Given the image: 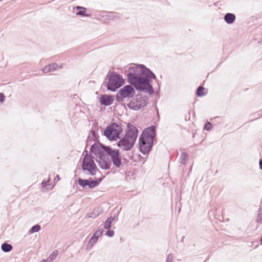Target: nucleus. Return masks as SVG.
Here are the masks:
<instances>
[{
	"instance_id": "nucleus-1",
	"label": "nucleus",
	"mask_w": 262,
	"mask_h": 262,
	"mask_svg": "<svg viewBox=\"0 0 262 262\" xmlns=\"http://www.w3.org/2000/svg\"><path fill=\"white\" fill-rule=\"evenodd\" d=\"M127 81L136 91L148 93L151 95L155 93L151 85L153 79L157 80L158 90H160L161 82L157 80L156 75L151 70L144 64H134L124 70Z\"/></svg>"
},
{
	"instance_id": "nucleus-2",
	"label": "nucleus",
	"mask_w": 262,
	"mask_h": 262,
	"mask_svg": "<svg viewBox=\"0 0 262 262\" xmlns=\"http://www.w3.org/2000/svg\"><path fill=\"white\" fill-rule=\"evenodd\" d=\"M125 132V135L119 140L117 145L123 151H129L136 142L139 131L135 126L129 122L127 124Z\"/></svg>"
},
{
	"instance_id": "nucleus-3",
	"label": "nucleus",
	"mask_w": 262,
	"mask_h": 262,
	"mask_svg": "<svg viewBox=\"0 0 262 262\" xmlns=\"http://www.w3.org/2000/svg\"><path fill=\"white\" fill-rule=\"evenodd\" d=\"M84 151L86 152V154L82 160V170L86 174H90L93 176H95L97 171H99V172H100V171L94 162V159L95 158L90 155L85 149Z\"/></svg>"
},
{
	"instance_id": "nucleus-4",
	"label": "nucleus",
	"mask_w": 262,
	"mask_h": 262,
	"mask_svg": "<svg viewBox=\"0 0 262 262\" xmlns=\"http://www.w3.org/2000/svg\"><path fill=\"white\" fill-rule=\"evenodd\" d=\"M108 81L105 85L107 89L112 92H115L122 86L124 83V79L122 75L116 72H112L107 75Z\"/></svg>"
},
{
	"instance_id": "nucleus-5",
	"label": "nucleus",
	"mask_w": 262,
	"mask_h": 262,
	"mask_svg": "<svg viewBox=\"0 0 262 262\" xmlns=\"http://www.w3.org/2000/svg\"><path fill=\"white\" fill-rule=\"evenodd\" d=\"M122 130L121 124L112 122L105 128L103 135L111 141H117Z\"/></svg>"
},
{
	"instance_id": "nucleus-6",
	"label": "nucleus",
	"mask_w": 262,
	"mask_h": 262,
	"mask_svg": "<svg viewBox=\"0 0 262 262\" xmlns=\"http://www.w3.org/2000/svg\"><path fill=\"white\" fill-rule=\"evenodd\" d=\"M105 147V156H107L110 158L111 163H113L114 166L117 168H120L122 164V160L126 161L127 160L125 158H122L119 149H114L112 147Z\"/></svg>"
},
{
	"instance_id": "nucleus-7",
	"label": "nucleus",
	"mask_w": 262,
	"mask_h": 262,
	"mask_svg": "<svg viewBox=\"0 0 262 262\" xmlns=\"http://www.w3.org/2000/svg\"><path fill=\"white\" fill-rule=\"evenodd\" d=\"M135 88L130 84L125 85L120 89L116 95V100L121 102L125 98H132L135 94Z\"/></svg>"
},
{
	"instance_id": "nucleus-8",
	"label": "nucleus",
	"mask_w": 262,
	"mask_h": 262,
	"mask_svg": "<svg viewBox=\"0 0 262 262\" xmlns=\"http://www.w3.org/2000/svg\"><path fill=\"white\" fill-rule=\"evenodd\" d=\"M154 145V142H151L149 140H146L143 138H141L140 140V137L139 138V150L144 155H148L149 152L151 150Z\"/></svg>"
},
{
	"instance_id": "nucleus-9",
	"label": "nucleus",
	"mask_w": 262,
	"mask_h": 262,
	"mask_svg": "<svg viewBox=\"0 0 262 262\" xmlns=\"http://www.w3.org/2000/svg\"><path fill=\"white\" fill-rule=\"evenodd\" d=\"M157 132L156 128L155 125H150L149 127H146L142 134L140 135V140L141 138L146 139V140H149L151 142H154L155 138H156Z\"/></svg>"
},
{
	"instance_id": "nucleus-10",
	"label": "nucleus",
	"mask_w": 262,
	"mask_h": 262,
	"mask_svg": "<svg viewBox=\"0 0 262 262\" xmlns=\"http://www.w3.org/2000/svg\"><path fill=\"white\" fill-rule=\"evenodd\" d=\"M105 147H108V146H106L99 141L98 144L94 143L91 145L90 151L91 154L99 158L104 155H105Z\"/></svg>"
},
{
	"instance_id": "nucleus-11",
	"label": "nucleus",
	"mask_w": 262,
	"mask_h": 262,
	"mask_svg": "<svg viewBox=\"0 0 262 262\" xmlns=\"http://www.w3.org/2000/svg\"><path fill=\"white\" fill-rule=\"evenodd\" d=\"M140 99H141L139 104H135L133 101H130L129 103L127 104L128 107L132 110L138 111L141 107L146 106L148 102L147 96L140 95Z\"/></svg>"
},
{
	"instance_id": "nucleus-12",
	"label": "nucleus",
	"mask_w": 262,
	"mask_h": 262,
	"mask_svg": "<svg viewBox=\"0 0 262 262\" xmlns=\"http://www.w3.org/2000/svg\"><path fill=\"white\" fill-rule=\"evenodd\" d=\"M107 157V156L104 155L98 158V159H96V161L98 163L100 167L105 170L109 169L112 165L111 161Z\"/></svg>"
},
{
	"instance_id": "nucleus-13",
	"label": "nucleus",
	"mask_w": 262,
	"mask_h": 262,
	"mask_svg": "<svg viewBox=\"0 0 262 262\" xmlns=\"http://www.w3.org/2000/svg\"><path fill=\"white\" fill-rule=\"evenodd\" d=\"M99 126L97 124H94L92 129L90 131V134H91L92 137L90 135L88 136L86 145L89 143V140H91V141L99 142V136L97 134Z\"/></svg>"
},
{
	"instance_id": "nucleus-14",
	"label": "nucleus",
	"mask_w": 262,
	"mask_h": 262,
	"mask_svg": "<svg viewBox=\"0 0 262 262\" xmlns=\"http://www.w3.org/2000/svg\"><path fill=\"white\" fill-rule=\"evenodd\" d=\"M99 99L100 104L106 106L111 105L114 101L113 96L107 94H101Z\"/></svg>"
},
{
	"instance_id": "nucleus-15",
	"label": "nucleus",
	"mask_w": 262,
	"mask_h": 262,
	"mask_svg": "<svg viewBox=\"0 0 262 262\" xmlns=\"http://www.w3.org/2000/svg\"><path fill=\"white\" fill-rule=\"evenodd\" d=\"M74 10H77L75 13L77 16H81L84 17H91V13H86L87 8L80 6H76L73 8Z\"/></svg>"
},
{
	"instance_id": "nucleus-16",
	"label": "nucleus",
	"mask_w": 262,
	"mask_h": 262,
	"mask_svg": "<svg viewBox=\"0 0 262 262\" xmlns=\"http://www.w3.org/2000/svg\"><path fill=\"white\" fill-rule=\"evenodd\" d=\"M103 212V210L101 207H95L92 212L86 214L85 217L95 219L102 213Z\"/></svg>"
},
{
	"instance_id": "nucleus-17",
	"label": "nucleus",
	"mask_w": 262,
	"mask_h": 262,
	"mask_svg": "<svg viewBox=\"0 0 262 262\" xmlns=\"http://www.w3.org/2000/svg\"><path fill=\"white\" fill-rule=\"evenodd\" d=\"M62 68V66H58L56 63H52L45 66L42 71L45 73H47L50 72H53L57 69L58 68Z\"/></svg>"
},
{
	"instance_id": "nucleus-18",
	"label": "nucleus",
	"mask_w": 262,
	"mask_h": 262,
	"mask_svg": "<svg viewBox=\"0 0 262 262\" xmlns=\"http://www.w3.org/2000/svg\"><path fill=\"white\" fill-rule=\"evenodd\" d=\"M92 180V178L83 179L79 177L77 179V182L78 184L82 188H85L86 186H88L89 189H92V185L91 184Z\"/></svg>"
},
{
	"instance_id": "nucleus-19",
	"label": "nucleus",
	"mask_w": 262,
	"mask_h": 262,
	"mask_svg": "<svg viewBox=\"0 0 262 262\" xmlns=\"http://www.w3.org/2000/svg\"><path fill=\"white\" fill-rule=\"evenodd\" d=\"M224 21L229 25H231L235 21L236 19V15L232 13H227L224 16Z\"/></svg>"
},
{
	"instance_id": "nucleus-20",
	"label": "nucleus",
	"mask_w": 262,
	"mask_h": 262,
	"mask_svg": "<svg viewBox=\"0 0 262 262\" xmlns=\"http://www.w3.org/2000/svg\"><path fill=\"white\" fill-rule=\"evenodd\" d=\"M99 237L100 236L95 232L89 239V242L86 245V249H91L97 242Z\"/></svg>"
},
{
	"instance_id": "nucleus-21",
	"label": "nucleus",
	"mask_w": 262,
	"mask_h": 262,
	"mask_svg": "<svg viewBox=\"0 0 262 262\" xmlns=\"http://www.w3.org/2000/svg\"><path fill=\"white\" fill-rule=\"evenodd\" d=\"M116 215L115 214L114 216H110L107 217L106 221L104 222V228L105 229H109L111 226L113 222L116 219Z\"/></svg>"
},
{
	"instance_id": "nucleus-22",
	"label": "nucleus",
	"mask_w": 262,
	"mask_h": 262,
	"mask_svg": "<svg viewBox=\"0 0 262 262\" xmlns=\"http://www.w3.org/2000/svg\"><path fill=\"white\" fill-rule=\"evenodd\" d=\"M107 19H119L120 16L117 12H107L105 15Z\"/></svg>"
},
{
	"instance_id": "nucleus-23",
	"label": "nucleus",
	"mask_w": 262,
	"mask_h": 262,
	"mask_svg": "<svg viewBox=\"0 0 262 262\" xmlns=\"http://www.w3.org/2000/svg\"><path fill=\"white\" fill-rule=\"evenodd\" d=\"M1 249L4 252L7 253L11 251L13 249V247L11 244H9L5 242L2 244L1 246Z\"/></svg>"
},
{
	"instance_id": "nucleus-24",
	"label": "nucleus",
	"mask_w": 262,
	"mask_h": 262,
	"mask_svg": "<svg viewBox=\"0 0 262 262\" xmlns=\"http://www.w3.org/2000/svg\"><path fill=\"white\" fill-rule=\"evenodd\" d=\"M205 89L202 86H199L196 91V95L199 97H202L206 95L207 92H205Z\"/></svg>"
},
{
	"instance_id": "nucleus-25",
	"label": "nucleus",
	"mask_w": 262,
	"mask_h": 262,
	"mask_svg": "<svg viewBox=\"0 0 262 262\" xmlns=\"http://www.w3.org/2000/svg\"><path fill=\"white\" fill-rule=\"evenodd\" d=\"M104 178V176H102V177L98 178L96 177H95L94 180L93 181H91V184L92 185V189L95 188V187L98 186Z\"/></svg>"
},
{
	"instance_id": "nucleus-26",
	"label": "nucleus",
	"mask_w": 262,
	"mask_h": 262,
	"mask_svg": "<svg viewBox=\"0 0 262 262\" xmlns=\"http://www.w3.org/2000/svg\"><path fill=\"white\" fill-rule=\"evenodd\" d=\"M188 157V155L186 152H182L181 154V156L180 157V160H179L181 164H185Z\"/></svg>"
},
{
	"instance_id": "nucleus-27",
	"label": "nucleus",
	"mask_w": 262,
	"mask_h": 262,
	"mask_svg": "<svg viewBox=\"0 0 262 262\" xmlns=\"http://www.w3.org/2000/svg\"><path fill=\"white\" fill-rule=\"evenodd\" d=\"M262 116V110H260L257 112L251 114L250 115V117L251 118V121L255 120L257 118H259L260 116Z\"/></svg>"
},
{
	"instance_id": "nucleus-28",
	"label": "nucleus",
	"mask_w": 262,
	"mask_h": 262,
	"mask_svg": "<svg viewBox=\"0 0 262 262\" xmlns=\"http://www.w3.org/2000/svg\"><path fill=\"white\" fill-rule=\"evenodd\" d=\"M41 229V226L39 224H36L33 226L29 231L30 233L38 232Z\"/></svg>"
},
{
	"instance_id": "nucleus-29",
	"label": "nucleus",
	"mask_w": 262,
	"mask_h": 262,
	"mask_svg": "<svg viewBox=\"0 0 262 262\" xmlns=\"http://www.w3.org/2000/svg\"><path fill=\"white\" fill-rule=\"evenodd\" d=\"M213 122H216L218 124H222L223 123V118L221 116H216L210 119Z\"/></svg>"
},
{
	"instance_id": "nucleus-30",
	"label": "nucleus",
	"mask_w": 262,
	"mask_h": 262,
	"mask_svg": "<svg viewBox=\"0 0 262 262\" xmlns=\"http://www.w3.org/2000/svg\"><path fill=\"white\" fill-rule=\"evenodd\" d=\"M213 128V124L210 122H209L208 121H207L204 126L203 129L204 130L210 131Z\"/></svg>"
},
{
	"instance_id": "nucleus-31",
	"label": "nucleus",
	"mask_w": 262,
	"mask_h": 262,
	"mask_svg": "<svg viewBox=\"0 0 262 262\" xmlns=\"http://www.w3.org/2000/svg\"><path fill=\"white\" fill-rule=\"evenodd\" d=\"M58 254V252L57 250L53 251L51 254L49 256V259L51 260V262H52L54 259H55L57 256Z\"/></svg>"
},
{
	"instance_id": "nucleus-32",
	"label": "nucleus",
	"mask_w": 262,
	"mask_h": 262,
	"mask_svg": "<svg viewBox=\"0 0 262 262\" xmlns=\"http://www.w3.org/2000/svg\"><path fill=\"white\" fill-rule=\"evenodd\" d=\"M107 230L106 231L105 234V235L109 237H113L114 235V234H115L114 231L113 230H108V229H107Z\"/></svg>"
},
{
	"instance_id": "nucleus-33",
	"label": "nucleus",
	"mask_w": 262,
	"mask_h": 262,
	"mask_svg": "<svg viewBox=\"0 0 262 262\" xmlns=\"http://www.w3.org/2000/svg\"><path fill=\"white\" fill-rule=\"evenodd\" d=\"M256 222L259 224H261L262 223V213L258 212L257 217H256Z\"/></svg>"
},
{
	"instance_id": "nucleus-34",
	"label": "nucleus",
	"mask_w": 262,
	"mask_h": 262,
	"mask_svg": "<svg viewBox=\"0 0 262 262\" xmlns=\"http://www.w3.org/2000/svg\"><path fill=\"white\" fill-rule=\"evenodd\" d=\"M50 180L49 181L43 180L41 185L43 188H47L48 186L50 185Z\"/></svg>"
},
{
	"instance_id": "nucleus-35",
	"label": "nucleus",
	"mask_w": 262,
	"mask_h": 262,
	"mask_svg": "<svg viewBox=\"0 0 262 262\" xmlns=\"http://www.w3.org/2000/svg\"><path fill=\"white\" fill-rule=\"evenodd\" d=\"M172 254H169L167 257L166 262H173Z\"/></svg>"
},
{
	"instance_id": "nucleus-36",
	"label": "nucleus",
	"mask_w": 262,
	"mask_h": 262,
	"mask_svg": "<svg viewBox=\"0 0 262 262\" xmlns=\"http://www.w3.org/2000/svg\"><path fill=\"white\" fill-rule=\"evenodd\" d=\"M140 95H137L136 96V98L135 99L134 101H133L135 104H139V102L141 99H140Z\"/></svg>"
},
{
	"instance_id": "nucleus-37",
	"label": "nucleus",
	"mask_w": 262,
	"mask_h": 262,
	"mask_svg": "<svg viewBox=\"0 0 262 262\" xmlns=\"http://www.w3.org/2000/svg\"><path fill=\"white\" fill-rule=\"evenodd\" d=\"M5 99H6V97H5V95L3 93H0V102L1 103L4 102L5 100Z\"/></svg>"
},
{
	"instance_id": "nucleus-38",
	"label": "nucleus",
	"mask_w": 262,
	"mask_h": 262,
	"mask_svg": "<svg viewBox=\"0 0 262 262\" xmlns=\"http://www.w3.org/2000/svg\"><path fill=\"white\" fill-rule=\"evenodd\" d=\"M104 230L103 229H99L98 230H97L95 233L99 236H101L103 233Z\"/></svg>"
},
{
	"instance_id": "nucleus-39",
	"label": "nucleus",
	"mask_w": 262,
	"mask_h": 262,
	"mask_svg": "<svg viewBox=\"0 0 262 262\" xmlns=\"http://www.w3.org/2000/svg\"><path fill=\"white\" fill-rule=\"evenodd\" d=\"M258 212L262 213V202H260V204L259 205V207L258 209Z\"/></svg>"
},
{
	"instance_id": "nucleus-40",
	"label": "nucleus",
	"mask_w": 262,
	"mask_h": 262,
	"mask_svg": "<svg viewBox=\"0 0 262 262\" xmlns=\"http://www.w3.org/2000/svg\"><path fill=\"white\" fill-rule=\"evenodd\" d=\"M259 168L262 170V159H260L259 161Z\"/></svg>"
},
{
	"instance_id": "nucleus-41",
	"label": "nucleus",
	"mask_w": 262,
	"mask_h": 262,
	"mask_svg": "<svg viewBox=\"0 0 262 262\" xmlns=\"http://www.w3.org/2000/svg\"><path fill=\"white\" fill-rule=\"evenodd\" d=\"M40 262H51V260H50L49 259V258H48V259H42Z\"/></svg>"
},
{
	"instance_id": "nucleus-42",
	"label": "nucleus",
	"mask_w": 262,
	"mask_h": 262,
	"mask_svg": "<svg viewBox=\"0 0 262 262\" xmlns=\"http://www.w3.org/2000/svg\"><path fill=\"white\" fill-rule=\"evenodd\" d=\"M59 180H60L59 176V175H57V176L55 177V179H54V180H55V181H56V180H57V181H59Z\"/></svg>"
},
{
	"instance_id": "nucleus-43",
	"label": "nucleus",
	"mask_w": 262,
	"mask_h": 262,
	"mask_svg": "<svg viewBox=\"0 0 262 262\" xmlns=\"http://www.w3.org/2000/svg\"><path fill=\"white\" fill-rule=\"evenodd\" d=\"M260 244L261 245H262V235H261V237L260 238Z\"/></svg>"
},
{
	"instance_id": "nucleus-44",
	"label": "nucleus",
	"mask_w": 262,
	"mask_h": 262,
	"mask_svg": "<svg viewBox=\"0 0 262 262\" xmlns=\"http://www.w3.org/2000/svg\"><path fill=\"white\" fill-rule=\"evenodd\" d=\"M92 142V141H91V140H89V143H88V144L86 146H88V145L90 144Z\"/></svg>"
},
{
	"instance_id": "nucleus-45",
	"label": "nucleus",
	"mask_w": 262,
	"mask_h": 262,
	"mask_svg": "<svg viewBox=\"0 0 262 262\" xmlns=\"http://www.w3.org/2000/svg\"><path fill=\"white\" fill-rule=\"evenodd\" d=\"M180 211H181V208H179V210H178L179 212H180Z\"/></svg>"
}]
</instances>
